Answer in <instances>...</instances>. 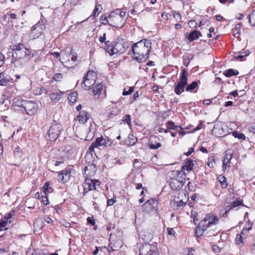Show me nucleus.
<instances>
[{"label":"nucleus","instance_id":"nucleus-63","mask_svg":"<svg viewBox=\"0 0 255 255\" xmlns=\"http://www.w3.org/2000/svg\"><path fill=\"white\" fill-rule=\"evenodd\" d=\"M212 249L215 253L220 252V249L218 246H217L216 245L213 246Z\"/></svg>","mask_w":255,"mask_h":255},{"label":"nucleus","instance_id":"nucleus-50","mask_svg":"<svg viewBox=\"0 0 255 255\" xmlns=\"http://www.w3.org/2000/svg\"><path fill=\"white\" fill-rule=\"evenodd\" d=\"M60 224L66 228H70V226H71V224L70 223H69L65 220L60 221Z\"/></svg>","mask_w":255,"mask_h":255},{"label":"nucleus","instance_id":"nucleus-41","mask_svg":"<svg viewBox=\"0 0 255 255\" xmlns=\"http://www.w3.org/2000/svg\"><path fill=\"white\" fill-rule=\"evenodd\" d=\"M233 135L235 137L238 138L239 139H245L246 138V136L244 134L242 133H239L237 131H234L233 132Z\"/></svg>","mask_w":255,"mask_h":255},{"label":"nucleus","instance_id":"nucleus-46","mask_svg":"<svg viewBox=\"0 0 255 255\" xmlns=\"http://www.w3.org/2000/svg\"><path fill=\"white\" fill-rule=\"evenodd\" d=\"M8 82V80L7 79L2 78L1 74H0V86H5Z\"/></svg>","mask_w":255,"mask_h":255},{"label":"nucleus","instance_id":"nucleus-15","mask_svg":"<svg viewBox=\"0 0 255 255\" xmlns=\"http://www.w3.org/2000/svg\"><path fill=\"white\" fill-rule=\"evenodd\" d=\"M45 28L43 21H39L33 26H32L31 31L30 33V37L32 39L38 38L43 33Z\"/></svg>","mask_w":255,"mask_h":255},{"label":"nucleus","instance_id":"nucleus-35","mask_svg":"<svg viewBox=\"0 0 255 255\" xmlns=\"http://www.w3.org/2000/svg\"><path fill=\"white\" fill-rule=\"evenodd\" d=\"M198 86V83L196 81L193 82L191 84L188 85L186 87V91L187 92L191 91L195 89Z\"/></svg>","mask_w":255,"mask_h":255},{"label":"nucleus","instance_id":"nucleus-37","mask_svg":"<svg viewBox=\"0 0 255 255\" xmlns=\"http://www.w3.org/2000/svg\"><path fill=\"white\" fill-rule=\"evenodd\" d=\"M249 19L251 24L253 26H255V9L249 15Z\"/></svg>","mask_w":255,"mask_h":255},{"label":"nucleus","instance_id":"nucleus-13","mask_svg":"<svg viewBox=\"0 0 255 255\" xmlns=\"http://www.w3.org/2000/svg\"><path fill=\"white\" fill-rule=\"evenodd\" d=\"M109 21L110 25L118 28L122 27L125 23L119 15L116 14L114 11L109 15Z\"/></svg>","mask_w":255,"mask_h":255},{"label":"nucleus","instance_id":"nucleus-5","mask_svg":"<svg viewBox=\"0 0 255 255\" xmlns=\"http://www.w3.org/2000/svg\"><path fill=\"white\" fill-rule=\"evenodd\" d=\"M60 54L63 60L62 63H65L66 67L71 68L75 65L77 56L73 54L72 49L66 48L64 51L61 52Z\"/></svg>","mask_w":255,"mask_h":255},{"label":"nucleus","instance_id":"nucleus-55","mask_svg":"<svg viewBox=\"0 0 255 255\" xmlns=\"http://www.w3.org/2000/svg\"><path fill=\"white\" fill-rule=\"evenodd\" d=\"M42 202L45 205H47L49 204V201L47 197V195H46V196H42Z\"/></svg>","mask_w":255,"mask_h":255},{"label":"nucleus","instance_id":"nucleus-40","mask_svg":"<svg viewBox=\"0 0 255 255\" xmlns=\"http://www.w3.org/2000/svg\"><path fill=\"white\" fill-rule=\"evenodd\" d=\"M123 122L126 123L129 127H130L131 126L130 116L126 115L123 118Z\"/></svg>","mask_w":255,"mask_h":255},{"label":"nucleus","instance_id":"nucleus-10","mask_svg":"<svg viewBox=\"0 0 255 255\" xmlns=\"http://www.w3.org/2000/svg\"><path fill=\"white\" fill-rule=\"evenodd\" d=\"M100 185V182L97 180H92L89 178L85 179L83 184L84 188L83 195H85L89 191L92 190H97Z\"/></svg>","mask_w":255,"mask_h":255},{"label":"nucleus","instance_id":"nucleus-47","mask_svg":"<svg viewBox=\"0 0 255 255\" xmlns=\"http://www.w3.org/2000/svg\"><path fill=\"white\" fill-rule=\"evenodd\" d=\"M133 91V87H130L129 88V90L128 91H126L125 89L124 90L123 95L124 96L128 95L130 94Z\"/></svg>","mask_w":255,"mask_h":255},{"label":"nucleus","instance_id":"nucleus-56","mask_svg":"<svg viewBox=\"0 0 255 255\" xmlns=\"http://www.w3.org/2000/svg\"><path fill=\"white\" fill-rule=\"evenodd\" d=\"M140 4H141V5H142V2H139L138 3H136L135 4V5H134V6H133V9L132 12V13H137V12H139V11H140V10H137L136 9V6H137V5H140Z\"/></svg>","mask_w":255,"mask_h":255},{"label":"nucleus","instance_id":"nucleus-12","mask_svg":"<svg viewBox=\"0 0 255 255\" xmlns=\"http://www.w3.org/2000/svg\"><path fill=\"white\" fill-rule=\"evenodd\" d=\"M158 201L156 198H151L143 205V211L147 213H155L157 210Z\"/></svg>","mask_w":255,"mask_h":255},{"label":"nucleus","instance_id":"nucleus-48","mask_svg":"<svg viewBox=\"0 0 255 255\" xmlns=\"http://www.w3.org/2000/svg\"><path fill=\"white\" fill-rule=\"evenodd\" d=\"M57 179L59 182H66V181H65V177H64V175L63 174L62 171L58 174L57 176Z\"/></svg>","mask_w":255,"mask_h":255},{"label":"nucleus","instance_id":"nucleus-38","mask_svg":"<svg viewBox=\"0 0 255 255\" xmlns=\"http://www.w3.org/2000/svg\"><path fill=\"white\" fill-rule=\"evenodd\" d=\"M167 126L168 128L172 129H177L178 128L181 129L182 128L180 126H176L172 121H169L167 123Z\"/></svg>","mask_w":255,"mask_h":255},{"label":"nucleus","instance_id":"nucleus-51","mask_svg":"<svg viewBox=\"0 0 255 255\" xmlns=\"http://www.w3.org/2000/svg\"><path fill=\"white\" fill-rule=\"evenodd\" d=\"M173 17L174 18H175L178 21H179V22L181 21V16L180 13L179 12H175L173 14Z\"/></svg>","mask_w":255,"mask_h":255},{"label":"nucleus","instance_id":"nucleus-8","mask_svg":"<svg viewBox=\"0 0 255 255\" xmlns=\"http://www.w3.org/2000/svg\"><path fill=\"white\" fill-rule=\"evenodd\" d=\"M62 129V126L59 124L52 125L46 133L47 138L52 141L55 140L59 136Z\"/></svg>","mask_w":255,"mask_h":255},{"label":"nucleus","instance_id":"nucleus-30","mask_svg":"<svg viewBox=\"0 0 255 255\" xmlns=\"http://www.w3.org/2000/svg\"><path fill=\"white\" fill-rule=\"evenodd\" d=\"M201 36V33L199 31L194 30L191 33H190L188 36V39L190 41H192L199 38Z\"/></svg>","mask_w":255,"mask_h":255},{"label":"nucleus","instance_id":"nucleus-60","mask_svg":"<svg viewBox=\"0 0 255 255\" xmlns=\"http://www.w3.org/2000/svg\"><path fill=\"white\" fill-rule=\"evenodd\" d=\"M252 229V226H251L248 228H244L241 232V234L244 235L245 233H247L251 229Z\"/></svg>","mask_w":255,"mask_h":255},{"label":"nucleus","instance_id":"nucleus-45","mask_svg":"<svg viewBox=\"0 0 255 255\" xmlns=\"http://www.w3.org/2000/svg\"><path fill=\"white\" fill-rule=\"evenodd\" d=\"M101 21H102V23L103 24L106 25L108 24L109 25V16L107 17L106 15H103L101 16Z\"/></svg>","mask_w":255,"mask_h":255},{"label":"nucleus","instance_id":"nucleus-61","mask_svg":"<svg viewBox=\"0 0 255 255\" xmlns=\"http://www.w3.org/2000/svg\"><path fill=\"white\" fill-rule=\"evenodd\" d=\"M44 221L47 223L48 224H52L53 222V221L48 217L44 218Z\"/></svg>","mask_w":255,"mask_h":255},{"label":"nucleus","instance_id":"nucleus-17","mask_svg":"<svg viewBox=\"0 0 255 255\" xmlns=\"http://www.w3.org/2000/svg\"><path fill=\"white\" fill-rule=\"evenodd\" d=\"M233 151L232 149H227L225 151V156L223 160V167L226 169L230 166V161L232 158Z\"/></svg>","mask_w":255,"mask_h":255},{"label":"nucleus","instance_id":"nucleus-19","mask_svg":"<svg viewBox=\"0 0 255 255\" xmlns=\"http://www.w3.org/2000/svg\"><path fill=\"white\" fill-rule=\"evenodd\" d=\"M90 115L86 111L83 110L79 112L77 116V119L79 122L82 124H85L90 119Z\"/></svg>","mask_w":255,"mask_h":255},{"label":"nucleus","instance_id":"nucleus-44","mask_svg":"<svg viewBox=\"0 0 255 255\" xmlns=\"http://www.w3.org/2000/svg\"><path fill=\"white\" fill-rule=\"evenodd\" d=\"M63 78V74L62 73H56L54 75L53 79L56 81H61Z\"/></svg>","mask_w":255,"mask_h":255},{"label":"nucleus","instance_id":"nucleus-20","mask_svg":"<svg viewBox=\"0 0 255 255\" xmlns=\"http://www.w3.org/2000/svg\"><path fill=\"white\" fill-rule=\"evenodd\" d=\"M250 52L248 50H244L243 52H235L234 54V57L239 61H244V57L248 56Z\"/></svg>","mask_w":255,"mask_h":255},{"label":"nucleus","instance_id":"nucleus-57","mask_svg":"<svg viewBox=\"0 0 255 255\" xmlns=\"http://www.w3.org/2000/svg\"><path fill=\"white\" fill-rule=\"evenodd\" d=\"M14 155L15 156L17 157L21 156V151H20V148L19 147L15 148V150L14 151Z\"/></svg>","mask_w":255,"mask_h":255},{"label":"nucleus","instance_id":"nucleus-3","mask_svg":"<svg viewBox=\"0 0 255 255\" xmlns=\"http://www.w3.org/2000/svg\"><path fill=\"white\" fill-rule=\"evenodd\" d=\"M129 47L128 43L124 39H117L113 43H110L106 48V51L110 55L124 53Z\"/></svg>","mask_w":255,"mask_h":255},{"label":"nucleus","instance_id":"nucleus-11","mask_svg":"<svg viewBox=\"0 0 255 255\" xmlns=\"http://www.w3.org/2000/svg\"><path fill=\"white\" fill-rule=\"evenodd\" d=\"M95 73L93 71H88L81 84L82 87L86 90L90 89L95 83Z\"/></svg>","mask_w":255,"mask_h":255},{"label":"nucleus","instance_id":"nucleus-33","mask_svg":"<svg viewBox=\"0 0 255 255\" xmlns=\"http://www.w3.org/2000/svg\"><path fill=\"white\" fill-rule=\"evenodd\" d=\"M71 170V169L66 168L65 170L62 171V172L64 175V177H65V181L66 182L68 181L70 179Z\"/></svg>","mask_w":255,"mask_h":255},{"label":"nucleus","instance_id":"nucleus-39","mask_svg":"<svg viewBox=\"0 0 255 255\" xmlns=\"http://www.w3.org/2000/svg\"><path fill=\"white\" fill-rule=\"evenodd\" d=\"M116 14L119 15V16L122 19V20H124V22L126 21V12L121 11L120 9H117L115 11H114Z\"/></svg>","mask_w":255,"mask_h":255},{"label":"nucleus","instance_id":"nucleus-2","mask_svg":"<svg viewBox=\"0 0 255 255\" xmlns=\"http://www.w3.org/2000/svg\"><path fill=\"white\" fill-rule=\"evenodd\" d=\"M151 46V40L145 39L133 44L131 49L133 54L132 58L138 62L146 61L148 58Z\"/></svg>","mask_w":255,"mask_h":255},{"label":"nucleus","instance_id":"nucleus-58","mask_svg":"<svg viewBox=\"0 0 255 255\" xmlns=\"http://www.w3.org/2000/svg\"><path fill=\"white\" fill-rule=\"evenodd\" d=\"M174 231L172 228H168L167 229V233L169 236H171L172 237L174 236Z\"/></svg>","mask_w":255,"mask_h":255},{"label":"nucleus","instance_id":"nucleus-16","mask_svg":"<svg viewBox=\"0 0 255 255\" xmlns=\"http://www.w3.org/2000/svg\"><path fill=\"white\" fill-rule=\"evenodd\" d=\"M94 142L98 148L100 147H109L112 143L108 137H103V136L97 138Z\"/></svg>","mask_w":255,"mask_h":255},{"label":"nucleus","instance_id":"nucleus-29","mask_svg":"<svg viewBox=\"0 0 255 255\" xmlns=\"http://www.w3.org/2000/svg\"><path fill=\"white\" fill-rule=\"evenodd\" d=\"M26 255H47L43 253L40 249H32L29 248L26 253Z\"/></svg>","mask_w":255,"mask_h":255},{"label":"nucleus","instance_id":"nucleus-34","mask_svg":"<svg viewBox=\"0 0 255 255\" xmlns=\"http://www.w3.org/2000/svg\"><path fill=\"white\" fill-rule=\"evenodd\" d=\"M99 40L101 43L104 42L106 48H108V46H109L111 43L109 40L106 41V34L105 33H104L102 36L99 37Z\"/></svg>","mask_w":255,"mask_h":255},{"label":"nucleus","instance_id":"nucleus-4","mask_svg":"<svg viewBox=\"0 0 255 255\" xmlns=\"http://www.w3.org/2000/svg\"><path fill=\"white\" fill-rule=\"evenodd\" d=\"M184 174L182 171L175 170L172 173V177L169 180V185L171 188L173 190H178L181 188L184 183Z\"/></svg>","mask_w":255,"mask_h":255},{"label":"nucleus","instance_id":"nucleus-1","mask_svg":"<svg viewBox=\"0 0 255 255\" xmlns=\"http://www.w3.org/2000/svg\"><path fill=\"white\" fill-rule=\"evenodd\" d=\"M218 219L216 216L207 215L198 225L196 230L197 236H202L206 233L208 236H216L219 232L216 225L218 224Z\"/></svg>","mask_w":255,"mask_h":255},{"label":"nucleus","instance_id":"nucleus-31","mask_svg":"<svg viewBox=\"0 0 255 255\" xmlns=\"http://www.w3.org/2000/svg\"><path fill=\"white\" fill-rule=\"evenodd\" d=\"M239 74L238 71L234 70L232 69L227 70L224 72V75L227 77H230L234 75H237Z\"/></svg>","mask_w":255,"mask_h":255},{"label":"nucleus","instance_id":"nucleus-62","mask_svg":"<svg viewBox=\"0 0 255 255\" xmlns=\"http://www.w3.org/2000/svg\"><path fill=\"white\" fill-rule=\"evenodd\" d=\"M188 24L190 27H194L196 24V22L195 20H190L188 22Z\"/></svg>","mask_w":255,"mask_h":255},{"label":"nucleus","instance_id":"nucleus-32","mask_svg":"<svg viewBox=\"0 0 255 255\" xmlns=\"http://www.w3.org/2000/svg\"><path fill=\"white\" fill-rule=\"evenodd\" d=\"M77 93L73 92L69 95L68 99L70 103L74 104L77 101Z\"/></svg>","mask_w":255,"mask_h":255},{"label":"nucleus","instance_id":"nucleus-53","mask_svg":"<svg viewBox=\"0 0 255 255\" xmlns=\"http://www.w3.org/2000/svg\"><path fill=\"white\" fill-rule=\"evenodd\" d=\"M5 61V57L4 55L0 52V67H1L4 64Z\"/></svg>","mask_w":255,"mask_h":255},{"label":"nucleus","instance_id":"nucleus-36","mask_svg":"<svg viewBox=\"0 0 255 255\" xmlns=\"http://www.w3.org/2000/svg\"><path fill=\"white\" fill-rule=\"evenodd\" d=\"M35 92H36V95H42V94H44V95H47L48 94V90L46 89H45L43 87H39V88H37L36 90H35Z\"/></svg>","mask_w":255,"mask_h":255},{"label":"nucleus","instance_id":"nucleus-49","mask_svg":"<svg viewBox=\"0 0 255 255\" xmlns=\"http://www.w3.org/2000/svg\"><path fill=\"white\" fill-rule=\"evenodd\" d=\"M236 239V242L238 245H240L243 242V238L241 235H237Z\"/></svg>","mask_w":255,"mask_h":255},{"label":"nucleus","instance_id":"nucleus-43","mask_svg":"<svg viewBox=\"0 0 255 255\" xmlns=\"http://www.w3.org/2000/svg\"><path fill=\"white\" fill-rule=\"evenodd\" d=\"M100 8H102L101 5H97V3H96V5L93 10V15H94V16L98 15L100 13L101 10L100 9Z\"/></svg>","mask_w":255,"mask_h":255},{"label":"nucleus","instance_id":"nucleus-22","mask_svg":"<svg viewBox=\"0 0 255 255\" xmlns=\"http://www.w3.org/2000/svg\"><path fill=\"white\" fill-rule=\"evenodd\" d=\"M96 125L94 122L91 123L88 128V132L87 136V140H90L94 135L95 132L96 131Z\"/></svg>","mask_w":255,"mask_h":255},{"label":"nucleus","instance_id":"nucleus-28","mask_svg":"<svg viewBox=\"0 0 255 255\" xmlns=\"http://www.w3.org/2000/svg\"><path fill=\"white\" fill-rule=\"evenodd\" d=\"M242 204L241 201L239 200H236L233 202L231 205H228L225 208V213H228L231 209L238 207Z\"/></svg>","mask_w":255,"mask_h":255},{"label":"nucleus","instance_id":"nucleus-42","mask_svg":"<svg viewBox=\"0 0 255 255\" xmlns=\"http://www.w3.org/2000/svg\"><path fill=\"white\" fill-rule=\"evenodd\" d=\"M95 147H97L96 144H95V142H93L92 144L90 146V147L88 148V151L86 153V156H88L89 154H90L91 155H92L93 152H94V148Z\"/></svg>","mask_w":255,"mask_h":255},{"label":"nucleus","instance_id":"nucleus-54","mask_svg":"<svg viewBox=\"0 0 255 255\" xmlns=\"http://www.w3.org/2000/svg\"><path fill=\"white\" fill-rule=\"evenodd\" d=\"M161 146V144L160 143H158L156 144L151 143L149 145V147L151 149H157Z\"/></svg>","mask_w":255,"mask_h":255},{"label":"nucleus","instance_id":"nucleus-25","mask_svg":"<svg viewBox=\"0 0 255 255\" xmlns=\"http://www.w3.org/2000/svg\"><path fill=\"white\" fill-rule=\"evenodd\" d=\"M63 94V92L60 91L52 93L50 95V99L53 102H57L60 100Z\"/></svg>","mask_w":255,"mask_h":255},{"label":"nucleus","instance_id":"nucleus-52","mask_svg":"<svg viewBox=\"0 0 255 255\" xmlns=\"http://www.w3.org/2000/svg\"><path fill=\"white\" fill-rule=\"evenodd\" d=\"M48 186L49 183L48 182H46L43 186V191L45 195H47V192H49Z\"/></svg>","mask_w":255,"mask_h":255},{"label":"nucleus","instance_id":"nucleus-9","mask_svg":"<svg viewBox=\"0 0 255 255\" xmlns=\"http://www.w3.org/2000/svg\"><path fill=\"white\" fill-rule=\"evenodd\" d=\"M188 74L186 70H183L180 80L175 87L174 92L176 94L180 95L184 91V87L187 84Z\"/></svg>","mask_w":255,"mask_h":255},{"label":"nucleus","instance_id":"nucleus-27","mask_svg":"<svg viewBox=\"0 0 255 255\" xmlns=\"http://www.w3.org/2000/svg\"><path fill=\"white\" fill-rule=\"evenodd\" d=\"M104 89V85L101 83L93 88V92L95 95H100Z\"/></svg>","mask_w":255,"mask_h":255},{"label":"nucleus","instance_id":"nucleus-26","mask_svg":"<svg viewBox=\"0 0 255 255\" xmlns=\"http://www.w3.org/2000/svg\"><path fill=\"white\" fill-rule=\"evenodd\" d=\"M194 164L193 161L190 159H187L185 161L184 164L182 166L183 170H186L188 171H191L193 169Z\"/></svg>","mask_w":255,"mask_h":255},{"label":"nucleus","instance_id":"nucleus-24","mask_svg":"<svg viewBox=\"0 0 255 255\" xmlns=\"http://www.w3.org/2000/svg\"><path fill=\"white\" fill-rule=\"evenodd\" d=\"M170 204L174 210H178L180 208L183 207L185 204V202L183 201L182 200H173L171 201Z\"/></svg>","mask_w":255,"mask_h":255},{"label":"nucleus","instance_id":"nucleus-21","mask_svg":"<svg viewBox=\"0 0 255 255\" xmlns=\"http://www.w3.org/2000/svg\"><path fill=\"white\" fill-rule=\"evenodd\" d=\"M139 238L145 242H148L153 239V235L147 232H141L139 234Z\"/></svg>","mask_w":255,"mask_h":255},{"label":"nucleus","instance_id":"nucleus-23","mask_svg":"<svg viewBox=\"0 0 255 255\" xmlns=\"http://www.w3.org/2000/svg\"><path fill=\"white\" fill-rule=\"evenodd\" d=\"M212 131L217 136L221 137L225 135L224 133L223 128L219 125H216L214 126Z\"/></svg>","mask_w":255,"mask_h":255},{"label":"nucleus","instance_id":"nucleus-64","mask_svg":"<svg viewBox=\"0 0 255 255\" xmlns=\"http://www.w3.org/2000/svg\"><path fill=\"white\" fill-rule=\"evenodd\" d=\"M249 131L251 132L255 133V123L251 127H250Z\"/></svg>","mask_w":255,"mask_h":255},{"label":"nucleus","instance_id":"nucleus-18","mask_svg":"<svg viewBox=\"0 0 255 255\" xmlns=\"http://www.w3.org/2000/svg\"><path fill=\"white\" fill-rule=\"evenodd\" d=\"M14 214L15 212L14 211L9 213L0 222V231H2L6 229L5 228L6 225L8 223H11V221L10 219L14 215Z\"/></svg>","mask_w":255,"mask_h":255},{"label":"nucleus","instance_id":"nucleus-59","mask_svg":"<svg viewBox=\"0 0 255 255\" xmlns=\"http://www.w3.org/2000/svg\"><path fill=\"white\" fill-rule=\"evenodd\" d=\"M87 222L92 225L94 226L95 224V221L93 220V218L88 217L87 219Z\"/></svg>","mask_w":255,"mask_h":255},{"label":"nucleus","instance_id":"nucleus-7","mask_svg":"<svg viewBox=\"0 0 255 255\" xmlns=\"http://www.w3.org/2000/svg\"><path fill=\"white\" fill-rule=\"evenodd\" d=\"M12 57L17 59H21L29 54V51L22 44H17L13 46Z\"/></svg>","mask_w":255,"mask_h":255},{"label":"nucleus","instance_id":"nucleus-14","mask_svg":"<svg viewBox=\"0 0 255 255\" xmlns=\"http://www.w3.org/2000/svg\"><path fill=\"white\" fill-rule=\"evenodd\" d=\"M139 255H158L157 249L154 245L145 243L140 248Z\"/></svg>","mask_w":255,"mask_h":255},{"label":"nucleus","instance_id":"nucleus-6","mask_svg":"<svg viewBox=\"0 0 255 255\" xmlns=\"http://www.w3.org/2000/svg\"><path fill=\"white\" fill-rule=\"evenodd\" d=\"M16 103L17 106L23 108L28 115H34L37 110L38 105L35 102L17 100Z\"/></svg>","mask_w":255,"mask_h":255}]
</instances>
